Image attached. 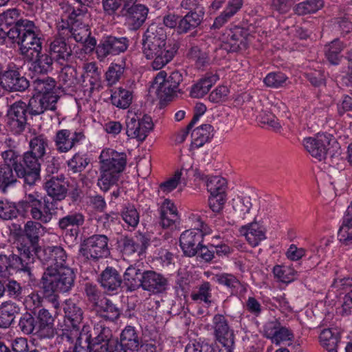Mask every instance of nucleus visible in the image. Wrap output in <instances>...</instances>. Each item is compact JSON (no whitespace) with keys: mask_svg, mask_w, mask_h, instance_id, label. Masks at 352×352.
I'll return each mask as SVG.
<instances>
[{"mask_svg":"<svg viewBox=\"0 0 352 352\" xmlns=\"http://www.w3.org/2000/svg\"><path fill=\"white\" fill-rule=\"evenodd\" d=\"M10 38L15 40L23 56L33 58L43 50V34L32 21H21L10 29Z\"/></svg>","mask_w":352,"mask_h":352,"instance_id":"1","label":"nucleus"},{"mask_svg":"<svg viewBox=\"0 0 352 352\" xmlns=\"http://www.w3.org/2000/svg\"><path fill=\"white\" fill-rule=\"evenodd\" d=\"M1 157L3 162L12 165L16 176L23 179L25 184L32 186L40 179L42 159L28 151L21 155L13 149L2 152Z\"/></svg>","mask_w":352,"mask_h":352,"instance_id":"2","label":"nucleus"},{"mask_svg":"<svg viewBox=\"0 0 352 352\" xmlns=\"http://www.w3.org/2000/svg\"><path fill=\"white\" fill-rule=\"evenodd\" d=\"M302 144L311 157L320 162L328 155L333 157L336 154H340V145L330 134L318 133L314 137L305 138Z\"/></svg>","mask_w":352,"mask_h":352,"instance_id":"3","label":"nucleus"},{"mask_svg":"<svg viewBox=\"0 0 352 352\" xmlns=\"http://www.w3.org/2000/svg\"><path fill=\"white\" fill-rule=\"evenodd\" d=\"M179 49L177 43L162 45L142 41V51L147 60H151V67L159 70L168 64L175 56Z\"/></svg>","mask_w":352,"mask_h":352,"instance_id":"4","label":"nucleus"},{"mask_svg":"<svg viewBox=\"0 0 352 352\" xmlns=\"http://www.w3.org/2000/svg\"><path fill=\"white\" fill-rule=\"evenodd\" d=\"M76 274L72 267L60 269L46 267L40 280V284L47 286L48 289H56L58 293L69 292L74 286Z\"/></svg>","mask_w":352,"mask_h":352,"instance_id":"5","label":"nucleus"},{"mask_svg":"<svg viewBox=\"0 0 352 352\" xmlns=\"http://www.w3.org/2000/svg\"><path fill=\"white\" fill-rule=\"evenodd\" d=\"M183 79V74L178 70L172 72L168 76L164 71H161L154 79L153 88L155 89L159 98L169 100L180 91L179 87Z\"/></svg>","mask_w":352,"mask_h":352,"instance_id":"6","label":"nucleus"},{"mask_svg":"<svg viewBox=\"0 0 352 352\" xmlns=\"http://www.w3.org/2000/svg\"><path fill=\"white\" fill-rule=\"evenodd\" d=\"M85 336V346L88 349V352H107L116 341L110 328L101 322L94 325L89 335Z\"/></svg>","mask_w":352,"mask_h":352,"instance_id":"7","label":"nucleus"},{"mask_svg":"<svg viewBox=\"0 0 352 352\" xmlns=\"http://www.w3.org/2000/svg\"><path fill=\"white\" fill-rule=\"evenodd\" d=\"M212 329L218 342L217 352H233L234 336L226 317L223 314H215L212 318Z\"/></svg>","mask_w":352,"mask_h":352,"instance_id":"8","label":"nucleus"},{"mask_svg":"<svg viewBox=\"0 0 352 352\" xmlns=\"http://www.w3.org/2000/svg\"><path fill=\"white\" fill-rule=\"evenodd\" d=\"M108 238L103 234H94L86 239L81 244L80 254L85 259L97 261L109 254Z\"/></svg>","mask_w":352,"mask_h":352,"instance_id":"9","label":"nucleus"},{"mask_svg":"<svg viewBox=\"0 0 352 352\" xmlns=\"http://www.w3.org/2000/svg\"><path fill=\"white\" fill-rule=\"evenodd\" d=\"M126 135L131 138L144 141L153 128V123L147 115L130 113L126 120Z\"/></svg>","mask_w":352,"mask_h":352,"instance_id":"10","label":"nucleus"},{"mask_svg":"<svg viewBox=\"0 0 352 352\" xmlns=\"http://www.w3.org/2000/svg\"><path fill=\"white\" fill-rule=\"evenodd\" d=\"M129 40L126 37L107 36L103 37L96 47L97 58L102 62L109 56H116L126 51Z\"/></svg>","mask_w":352,"mask_h":352,"instance_id":"11","label":"nucleus"},{"mask_svg":"<svg viewBox=\"0 0 352 352\" xmlns=\"http://www.w3.org/2000/svg\"><path fill=\"white\" fill-rule=\"evenodd\" d=\"M28 106L26 102L18 100L11 104L8 111L7 126L14 135L21 134L25 129L28 121Z\"/></svg>","mask_w":352,"mask_h":352,"instance_id":"12","label":"nucleus"},{"mask_svg":"<svg viewBox=\"0 0 352 352\" xmlns=\"http://www.w3.org/2000/svg\"><path fill=\"white\" fill-rule=\"evenodd\" d=\"M149 239L142 233L135 237L122 236L118 240V248L124 259H128L135 254L143 253L149 245Z\"/></svg>","mask_w":352,"mask_h":352,"instance_id":"13","label":"nucleus"},{"mask_svg":"<svg viewBox=\"0 0 352 352\" xmlns=\"http://www.w3.org/2000/svg\"><path fill=\"white\" fill-rule=\"evenodd\" d=\"M67 257L66 251L60 245L47 246L38 252V260L46 267H70L67 263Z\"/></svg>","mask_w":352,"mask_h":352,"instance_id":"14","label":"nucleus"},{"mask_svg":"<svg viewBox=\"0 0 352 352\" xmlns=\"http://www.w3.org/2000/svg\"><path fill=\"white\" fill-rule=\"evenodd\" d=\"M85 139L82 131H72L69 129H60L56 132L53 138L56 151L67 153Z\"/></svg>","mask_w":352,"mask_h":352,"instance_id":"15","label":"nucleus"},{"mask_svg":"<svg viewBox=\"0 0 352 352\" xmlns=\"http://www.w3.org/2000/svg\"><path fill=\"white\" fill-rule=\"evenodd\" d=\"M204 224L201 222V228L184 231L180 236L179 245L185 256L192 257L198 252L205 231Z\"/></svg>","mask_w":352,"mask_h":352,"instance_id":"16","label":"nucleus"},{"mask_svg":"<svg viewBox=\"0 0 352 352\" xmlns=\"http://www.w3.org/2000/svg\"><path fill=\"white\" fill-rule=\"evenodd\" d=\"M263 336L276 345H280L281 343L292 341L294 339L293 332L286 327L282 326L278 320L265 323L263 327Z\"/></svg>","mask_w":352,"mask_h":352,"instance_id":"17","label":"nucleus"},{"mask_svg":"<svg viewBox=\"0 0 352 352\" xmlns=\"http://www.w3.org/2000/svg\"><path fill=\"white\" fill-rule=\"evenodd\" d=\"M0 85L8 91H23L29 87V82L17 69H8L0 74Z\"/></svg>","mask_w":352,"mask_h":352,"instance_id":"18","label":"nucleus"},{"mask_svg":"<svg viewBox=\"0 0 352 352\" xmlns=\"http://www.w3.org/2000/svg\"><path fill=\"white\" fill-rule=\"evenodd\" d=\"M142 289L153 294L164 293L168 289V279L160 273L153 270L143 272Z\"/></svg>","mask_w":352,"mask_h":352,"instance_id":"19","label":"nucleus"},{"mask_svg":"<svg viewBox=\"0 0 352 352\" xmlns=\"http://www.w3.org/2000/svg\"><path fill=\"white\" fill-rule=\"evenodd\" d=\"M124 10L126 12L124 16L127 28L133 31L139 30L147 19L148 8L146 6L139 3Z\"/></svg>","mask_w":352,"mask_h":352,"instance_id":"20","label":"nucleus"},{"mask_svg":"<svg viewBox=\"0 0 352 352\" xmlns=\"http://www.w3.org/2000/svg\"><path fill=\"white\" fill-rule=\"evenodd\" d=\"M65 32H59L58 35L54 37L50 43L49 53L54 60L60 65L66 63L72 55V51L69 45L61 35Z\"/></svg>","mask_w":352,"mask_h":352,"instance_id":"21","label":"nucleus"},{"mask_svg":"<svg viewBox=\"0 0 352 352\" xmlns=\"http://www.w3.org/2000/svg\"><path fill=\"white\" fill-rule=\"evenodd\" d=\"M100 166H107V169L122 173L126 164V155L112 149L102 151L100 157Z\"/></svg>","mask_w":352,"mask_h":352,"instance_id":"22","label":"nucleus"},{"mask_svg":"<svg viewBox=\"0 0 352 352\" xmlns=\"http://www.w3.org/2000/svg\"><path fill=\"white\" fill-rule=\"evenodd\" d=\"M67 186L65 177L63 175L52 177L45 184V188L47 195L54 201H60L67 197Z\"/></svg>","mask_w":352,"mask_h":352,"instance_id":"23","label":"nucleus"},{"mask_svg":"<svg viewBox=\"0 0 352 352\" xmlns=\"http://www.w3.org/2000/svg\"><path fill=\"white\" fill-rule=\"evenodd\" d=\"M100 286L104 292H116L120 287L122 279L119 272L113 267H107L98 278Z\"/></svg>","mask_w":352,"mask_h":352,"instance_id":"24","label":"nucleus"},{"mask_svg":"<svg viewBox=\"0 0 352 352\" xmlns=\"http://www.w3.org/2000/svg\"><path fill=\"white\" fill-rule=\"evenodd\" d=\"M63 311L68 327L80 328L83 320V311L77 302L72 298L65 300Z\"/></svg>","mask_w":352,"mask_h":352,"instance_id":"25","label":"nucleus"},{"mask_svg":"<svg viewBox=\"0 0 352 352\" xmlns=\"http://www.w3.org/2000/svg\"><path fill=\"white\" fill-rule=\"evenodd\" d=\"M56 99L54 96H34L27 104L29 114L38 116L44 113L46 110L54 111L56 108Z\"/></svg>","mask_w":352,"mask_h":352,"instance_id":"26","label":"nucleus"},{"mask_svg":"<svg viewBox=\"0 0 352 352\" xmlns=\"http://www.w3.org/2000/svg\"><path fill=\"white\" fill-rule=\"evenodd\" d=\"M239 232L245 236L248 243L252 247L258 245L262 241L266 239L265 232L256 222L243 226L239 229Z\"/></svg>","mask_w":352,"mask_h":352,"instance_id":"27","label":"nucleus"},{"mask_svg":"<svg viewBox=\"0 0 352 352\" xmlns=\"http://www.w3.org/2000/svg\"><path fill=\"white\" fill-rule=\"evenodd\" d=\"M39 321L38 333L43 338H52L56 333L54 318L48 309L43 308L38 313Z\"/></svg>","mask_w":352,"mask_h":352,"instance_id":"28","label":"nucleus"},{"mask_svg":"<svg viewBox=\"0 0 352 352\" xmlns=\"http://www.w3.org/2000/svg\"><path fill=\"white\" fill-rule=\"evenodd\" d=\"M20 307L10 300L3 302L0 305V328L7 329L14 322L19 314Z\"/></svg>","mask_w":352,"mask_h":352,"instance_id":"29","label":"nucleus"},{"mask_svg":"<svg viewBox=\"0 0 352 352\" xmlns=\"http://www.w3.org/2000/svg\"><path fill=\"white\" fill-rule=\"evenodd\" d=\"M94 309L97 315L105 320L114 321L120 316V310L106 298H102Z\"/></svg>","mask_w":352,"mask_h":352,"instance_id":"30","label":"nucleus"},{"mask_svg":"<svg viewBox=\"0 0 352 352\" xmlns=\"http://www.w3.org/2000/svg\"><path fill=\"white\" fill-rule=\"evenodd\" d=\"M34 90L39 96L51 97L54 96L56 102L58 100V96L54 91L56 87V81L50 77L46 76L43 78H37L32 82Z\"/></svg>","mask_w":352,"mask_h":352,"instance_id":"31","label":"nucleus"},{"mask_svg":"<svg viewBox=\"0 0 352 352\" xmlns=\"http://www.w3.org/2000/svg\"><path fill=\"white\" fill-rule=\"evenodd\" d=\"M218 80V76L214 74H207L195 83L190 90V96L195 98H200L206 95L211 87Z\"/></svg>","mask_w":352,"mask_h":352,"instance_id":"32","label":"nucleus"},{"mask_svg":"<svg viewBox=\"0 0 352 352\" xmlns=\"http://www.w3.org/2000/svg\"><path fill=\"white\" fill-rule=\"evenodd\" d=\"M85 222V216L79 212H72L60 218L58 221V227L63 231L70 229L77 233L78 228L83 225Z\"/></svg>","mask_w":352,"mask_h":352,"instance_id":"33","label":"nucleus"},{"mask_svg":"<svg viewBox=\"0 0 352 352\" xmlns=\"http://www.w3.org/2000/svg\"><path fill=\"white\" fill-rule=\"evenodd\" d=\"M62 31L65 32L66 36L73 38L78 43H83L91 35L89 26L80 21L72 23L68 28H63Z\"/></svg>","mask_w":352,"mask_h":352,"instance_id":"34","label":"nucleus"},{"mask_svg":"<svg viewBox=\"0 0 352 352\" xmlns=\"http://www.w3.org/2000/svg\"><path fill=\"white\" fill-rule=\"evenodd\" d=\"M340 340V333L336 328H325L321 330L318 341L324 349L338 348Z\"/></svg>","mask_w":352,"mask_h":352,"instance_id":"35","label":"nucleus"},{"mask_svg":"<svg viewBox=\"0 0 352 352\" xmlns=\"http://www.w3.org/2000/svg\"><path fill=\"white\" fill-rule=\"evenodd\" d=\"M166 32L160 24L151 23L146 29L142 36L144 41L168 45L166 43Z\"/></svg>","mask_w":352,"mask_h":352,"instance_id":"36","label":"nucleus"},{"mask_svg":"<svg viewBox=\"0 0 352 352\" xmlns=\"http://www.w3.org/2000/svg\"><path fill=\"white\" fill-rule=\"evenodd\" d=\"M213 127L209 124H202L192 132V144L195 148H199L210 141L213 137Z\"/></svg>","mask_w":352,"mask_h":352,"instance_id":"37","label":"nucleus"},{"mask_svg":"<svg viewBox=\"0 0 352 352\" xmlns=\"http://www.w3.org/2000/svg\"><path fill=\"white\" fill-rule=\"evenodd\" d=\"M120 344L124 345L129 351H138L140 344V338L135 328L126 326L122 331Z\"/></svg>","mask_w":352,"mask_h":352,"instance_id":"38","label":"nucleus"},{"mask_svg":"<svg viewBox=\"0 0 352 352\" xmlns=\"http://www.w3.org/2000/svg\"><path fill=\"white\" fill-rule=\"evenodd\" d=\"M120 173L107 169V166H100V177L98 186L104 191H108L111 186L116 184L120 177Z\"/></svg>","mask_w":352,"mask_h":352,"instance_id":"39","label":"nucleus"},{"mask_svg":"<svg viewBox=\"0 0 352 352\" xmlns=\"http://www.w3.org/2000/svg\"><path fill=\"white\" fill-rule=\"evenodd\" d=\"M53 202H50L48 200H45L42 204V206L36 208L30 214L32 219L40 223L47 224L50 223L54 214L56 213L54 210L52 208Z\"/></svg>","mask_w":352,"mask_h":352,"instance_id":"40","label":"nucleus"},{"mask_svg":"<svg viewBox=\"0 0 352 352\" xmlns=\"http://www.w3.org/2000/svg\"><path fill=\"white\" fill-rule=\"evenodd\" d=\"M143 272L140 269L129 267L124 274V282L130 291L142 288Z\"/></svg>","mask_w":352,"mask_h":352,"instance_id":"41","label":"nucleus"},{"mask_svg":"<svg viewBox=\"0 0 352 352\" xmlns=\"http://www.w3.org/2000/svg\"><path fill=\"white\" fill-rule=\"evenodd\" d=\"M58 80L60 85L64 89L74 87L78 82L76 69L74 67L66 65L61 69Z\"/></svg>","mask_w":352,"mask_h":352,"instance_id":"42","label":"nucleus"},{"mask_svg":"<svg viewBox=\"0 0 352 352\" xmlns=\"http://www.w3.org/2000/svg\"><path fill=\"white\" fill-rule=\"evenodd\" d=\"M202 16L196 12H190L179 21L177 32L187 33L196 28L201 22Z\"/></svg>","mask_w":352,"mask_h":352,"instance_id":"43","label":"nucleus"},{"mask_svg":"<svg viewBox=\"0 0 352 352\" xmlns=\"http://www.w3.org/2000/svg\"><path fill=\"white\" fill-rule=\"evenodd\" d=\"M42 196L38 192H26L23 200L19 201V206L25 212L30 214L36 208L42 206Z\"/></svg>","mask_w":352,"mask_h":352,"instance_id":"44","label":"nucleus"},{"mask_svg":"<svg viewBox=\"0 0 352 352\" xmlns=\"http://www.w3.org/2000/svg\"><path fill=\"white\" fill-rule=\"evenodd\" d=\"M252 206L250 197H239L233 199V208L238 218L243 220L250 219Z\"/></svg>","mask_w":352,"mask_h":352,"instance_id":"45","label":"nucleus"},{"mask_svg":"<svg viewBox=\"0 0 352 352\" xmlns=\"http://www.w3.org/2000/svg\"><path fill=\"white\" fill-rule=\"evenodd\" d=\"M324 6L323 0H306L297 3L294 12L298 15H305L316 13Z\"/></svg>","mask_w":352,"mask_h":352,"instance_id":"46","label":"nucleus"},{"mask_svg":"<svg viewBox=\"0 0 352 352\" xmlns=\"http://www.w3.org/2000/svg\"><path fill=\"white\" fill-rule=\"evenodd\" d=\"M126 66L125 58H122L120 63H111L105 73L107 85L112 86L120 80L122 76Z\"/></svg>","mask_w":352,"mask_h":352,"instance_id":"47","label":"nucleus"},{"mask_svg":"<svg viewBox=\"0 0 352 352\" xmlns=\"http://www.w3.org/2000/svg\"><path fill=\"white\" fill-rule=\"evenodd\" d=\"M344 48V44L338 39H335L324 47L325 56L332 65H338Z\"/></svg>","mask_w":352,"mask_h":352,"instance_id":"48","label":"nucleus"},{"mask_svg":"<svg viewBox=\"0 0 352 352\" xmlns=\"http://www.w3.org/2000/svg\"><path fill=\"white\" fill-rule=\"evenodd\" d=\"M16 249L20 255L32 263L34 261V255L35 254L38 257V250L43 248L39 247L38 244L23 239L17 243Z\"/></svg>","mask_w":352,"mask_h":352,"instance_id":"49","label":"nucleus"},{"mask_svg":"<svg viewBox=\"0 0 352 352\" xmlns=\"http://www.w3.org/2000/svg\"><path fill=\"white\" fill-rule=\"evenodd\" d=\"M243 33L241 29L236 28L228 34L227 43L230 45V51L236 52L247 47V39Z\"/></svg>","mask_w":352,"mask_h":352,"instance_id":"50","label":"nucleus"},{"mask_svg":"<svg viewBox=\"0 0 352 352\" xmlns=\"http://www.w3.org/2000/svg\"><path fill=\"white\" fill-rule=\"evenodd\" d=\"M132 93L126 89L119 88L111 96V103L120 109H126L131 104Z\"/></svg>","mask_w":352,"mask_h":352,"instance_id":"51","label":"nucleus"},{"mask_svg":"<svg viewBox=\"0 0 352 352\" xmlns=\"http://www.w3.org/2000/svg\"><path fill=\"white\" fill-rule=\"evenodd\" d=\"M30 151L28 152L43 160L48 146L47 138L44 135H39L32 138L29 143Z\"/></svg>","mask_w":352,"mask_h":352,"instance_id":"52","label":"nucleus"},{"mask_svg":"<svg viewBox=\"0 0 352 352\" xmlns=\"http://www.w3.org/2000/svg\"><path fill=\"white\" fill-rule=\"evenodd\" d=\"M45 229V228L38 222L34 221H27L24 226L25 240L38 244L39 236Z\"/></svg>","mask_w":352,"mask_h":352,"instance_id":"53","label":"nucleus"},{"mask_svg":"<svg viewBox=\"0 0 352 352\" xmlns=\"http://www.w3.org/2000/svg\"><path fill=\"white\" fill-rule=\"evenodd\" d=\"M89 163V160L85 154L80 152L76 153L71 159L67 162L69 170L74 173H81Z\"/></svg>","mask_w":352,"mask_h":352,"instance_id":"54","label":"nucleus"},{"mask_svg":"<svg viewBox=\"0 0 352 352\" xmlns=\"http://www.w3.org/2000/svg\"><path fill=\"white\" fill-rule=\"evenodd\" d=\"M211 296V287L209 282H204L197 287V289L193 290L190 294L192 300L204 302L207 305H210Z\"/></svg>","mask_w":352,"mask_h":352,"instance_id":"55","label":"nucleus"},{"mask_svg":"<svg viewBox=\"0 0 352 352\" xmlns=\"http://www.w3.org/2000/svg\"><path fill=\"white\" fill-rule=\"evenodd\" d=\"M12 165L5 163L0 166V184L1 190L4 192L6 188L14 184L16 178L13 173Z\"/></svg>","mask_w":352,"mask_h":352,"instance_id":"56","label":"nucleus"},{"mask_svg":"<svg viewBox=\"0 0 352 352\" xmlns=\"http://www.w3.org/2000/svg\"><path fill=\"white\" fill-rule=\"evenodd\" d=\"M36 58L33 65L36 72L45 74L52 69L54 58L50 54H40L34 55Z\"/></svg>","mask_w":352,"mask_h":352,"instance_id":"57","label":"nucleus"},{"mask_svg":"<svg viewBox=\"0 0 352 352\" xmlns=\"http://www.w3.org/2000/svg\"><path fill=\"white\" fill-rule=\"evenodd\" d=\"M206 186L210 194H226L227 181L220 176L210 177L206 179Z\"/></svg>","mask_w":352,"mask_h":352,"instance_id":"58","label":"nucleus"},{"mask_svg":"<svg viewBox=\"0 0 352 352\" xmlns=\"http://www.w3.org/2000/svg\"><path fill=\"white\" fill-rule=\"evenodd\" d=\"M8 258L10 269L27 272L29 275L31 274V268L30 266V263L31 262L28 261L21 255H18L14 253L9 255Z\"/></svg>","mask_w":352,"mask_h":352,"instance_id":"59","label":"nucleus"},{"mask_svg":"<svg viewBox=\"0 0 352 352\" xmlns=\"http://www.w3.org/2000/svg\"><path fill=\"white\" fill-rule=\"evenodd\" d=\"M263 82L267 87L277 89L285 86L288 82V78L280 72H271L265 76Z\"/></svg>","mask_w":352,"mask_h":352,"instance_id":"60","label":"nucleus"},{"mask_svg":"<svg viewBox=\"0 0 352 352\" xmlns=\"http://www.w3.org/2000/svg\"><path fill=\"white\" fill-rule=\"evenodd\" d=\"M121 216L123 221L128 226L135 228L139 223L140 215L136 208L132 205H128L124 207L121 212Z\"/></svg>","mask_w":352,"mask_h":352,"instance_id":"61","label":"nucleus"},{"mask_svg":"<svg viewBox=\"0 0 352 352\" xmlns=\"http://www.w3.org/2000/svg\"><path fill=\"white\" fill-rule=\"evenodd\" d=\"M188 56L195 62L198 69H201L209 64L210 59L208 54L201 50L197 46H193L190 48Z\"/></svg>","mask_w":352,"mask_h":352,"instance_id":"62","label":"nucleus"},{"mask_svg":"<svg viewBox=\"0 0 352 352\" xmlns=\"http://www.w3.org/2000/svg\"><path fill=\"white\" fill-rule=\"evenodd\" d=\"M274 276L283 283L293 281L297 275V272L292 267L276 265L273 269Z\"/></svg>","mask_w":352,"mask_h":352,"instance_id":"63","label":"nucleus"},{"mask_svg":"<svg viewBox=\"0 0 352 352\" xmlns=\"http://www.w3.org/2000/svg\"><path fill=\"white\" fill-rule=\"evenodd\" d=\"M19 209L14 203L0 201V218L3 220H12L17 217Z\"/></svg>","mask_w":352,"mask_h":352,"instance_id":"64","label":"nucleus"}]
</instances>
